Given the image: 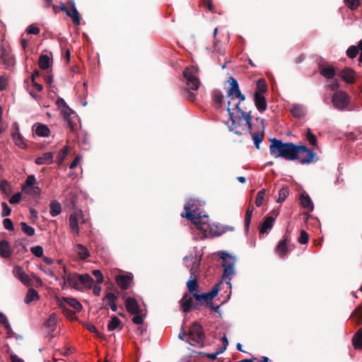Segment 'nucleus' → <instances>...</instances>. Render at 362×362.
Masks as SVG:
<instances>
[{
	"mask_svg": "<svg viewBox=\"0 0 362 362\" xmlns=\"http://www.w3.org/2000/svg\"><path fill=\"white\" fill-rule=\"evenodd\" d=\"M56 105H57L58 108H59L60 110L62 108H64L65 107H66L68 105L66 104V103L65 102V100L63 99V98H58L56 101Z\"/></svg>",
	"mask_w": 362,
	"mask_h": 362,
	"instance_id": "obj_64",
	"label": "nucleus"
},
{
	"mask_svg": "<svg viewBox=\"0 0 362 362\" xmlns=\"http://www.w3.org/2000/svg\"><path fill=\"white\" fill-rule=\"evenodd\" d=\"M286 238H284L282 240H281L276 248V253L281 257H284L286 254L288 253V247L286 245Z\"/></svg>",
	"mask_w": 362,
	"mask_h": 362,
	"instance_id": "obj_29",
	"label": "nucleus"
},
{
	"mask_svg": "<svg viewBox=\"0 0 362 362\" xmlns=\"http://www.w3.org/2000/svg\"><path fill=\"white\" fill-rule=\"evenodd\" d=\"M344 2L351 10L356 9L360 5V0H344Z\"/></svg>",
	"mask_w": 362,
	"mask_h": 362,
	"instance_id": "obj_52",
	"label": "nucleus"
},
{
	"mask_svg": "<svg viewBox=\"0 0 362 362\" xmlns=\"http://www.w3.org/2000/svg\"><path fill=\"white\" fill-rule=\"evenodd\" d=\"M270 153L275 158H284L288 160H297L299 156V146L293 143H283L276 139H270Z\"/></svg>",
	"mask_w": 362,
	"mask_h": 362,
	"instance_id": "obj_3",
	"label": "nucleus"
},
{
	"mask_svg": "<svg viewBox=\"0 0 362 362\" xmlns=\"http://www.w3.org/2000/svg\"><path fill=\"white\" fill-rule=\"evenodd\" d=\"M221 283L216 284L214 287L211 289V291L207 293H203L202 294H198L197 293H194V297L197 300L199 301L201 300H204L206 303H209L212 300V299L218 294V291L220 289Z\"/></svg>",
	"mask_w": 362,
	"mask_h": 362,
	"instance_id": "obj_11",
	"label": "nucleus"
},
{
	"mask_svg": "<svg viewBox=\"0 0 362 362\" xmlns=\"http://www.w3.org/2000/svg\"><path fill=\"white\" fill-rule=\"evenodd\" d=\"M21 226L23 232L27 235L33 236L35 235V229L33 227L28 226L25 222H22Z\"/></svg>",
	"mask_w": 362,
	"mask_h": 362,
	"instance_id": "obj_46",
	"label": "nucleus"
},
{
	"mask_svg": "<svg viewBox=\"0 0 362 362\" xmlns=\"http://www.w3.org/2000/svg\"><path fill=\"white\" fill-rule=\"evenodd\" d=\"M254 100L255 106L259 112H262L266 110L267 103L264 95H262L261 93H255L254 95Z\"/></svg>",
	"mask_w": 362,
	"mask_h": 362,
	"instance_id": "obj_15",
	"label": "nucleus"
},
{
	"mask_svg": "<svg viewBox=\"0 0 362 362\" xmlns=\"http://www.w3.org/2000/svg\"><path fill=\"white\" fill-rule=\"evenodd\" d=\"M62 300L66 302L76 311H81L82 310V305L76 298L64 297L62 298Z\"/></svg>",
	"mask_w": 362,
	"mask_h": 362,
	"instance_id": "obj_32",
	"label": "nucleus"
},
{
	"mask_svg": "<svg viewBox=\"0 0 362 362\" xmlns=\"http://www.w3.org/2000/svg\"><path fill=\"white\" fill-rule=\"evenodd\" d=\"M22 199V195L20 192H18L15 194H13L10 199H9V203L11 204H18Z\"/></svg>",
	"mask_w": 362,
	"mask_h": 362,
	"instance_id": "obj_59",
	"label": "nucleus"
},
{
	"mask_svg": "<svg viewBox=\"0 0 362 362\" xmlns=\"http://www.w3.org/2000/svg\"><path fill=\"white\" fill-rule=\"evenodd\" d=\"M35 133L39 136H49L50 131L46 125L39 124L36 127Z\"/></svg>",
	"mask_w": 362,
	"mask_h": 362,
	"instance_id": "obj_38",
	"label": "nucleus"
},
{
	"mask_svg": "<svg viewBox=\"0 0 362 362\" xmlns=\"http://www.w3.org/2000/svg\"><path fill=\"white\" fill-rule=\"evenodd\" d=\"M184 78L186 80L187 87L192 90H197L201 86V82L199 79V70L196 66H191L186 68L183 72Z\"/></svg>",
	"mask_w": 362,
	"mask_h": 362,
	"instance_id": "obj_6",
	"label": "nucleus"
},
{
	"mask_svg": "<svg viewBox=\"0 0 362 362\" xmlns=\"http://www.w3.org/2000/svg\"><path fill=\"white\" fill-rule=\"evenodd\" d=\"M341 76L347 83H354L355 82V71L349 67H346L342 70Z\"/></svg>",
	"mask_w": 362,
	"mask_h": 362,
	"instance_id": "obj_19",
	"label": "nucleus"
},
{
	"mask_svg": "<svg viewBox=\"0 0 362 362\" xmlns=\"http://www.w3.org/2000/svg\"><path fill=\"white\" fill-rule=\"evenodd\" d=\"M4 228L8 230H13L14 229L13 222L11 218H6L3 220Z\"/></svg>",
	"mask_w": 362,
	"mask_h": 362,
	"instance_id": "obj_58",
	"label": "nucleus"
},
{
	"mask_svg": "<svg viewBox=\"0 0 362 362\" xmlns=\"http://www.w3.org/2000/svg\"><path fill=\"white\" fill-rule=\"evenodd\" d=\"M80 284L88 288H92L93 284V278L88 274L80 275Z\"/></svg>",
	"mask_w": 362,
	"mask_h": 362,
	"instance_id": "obj_33",
	"label": "nucleus"
},
{
	"mask_svg": "<svg viewBox=\"0 0 362 362\" xmlns=\"http://www.w3.org/2000/svg\"><path fill=\"white\" fill-rule=\"evenodd\" d=\"M320 73L325 78L332 79L335 76L336 71L334 67L332 66H320Z\"/></svg>",
	"mask_w": 362,
	"mask_h": 362,
	"instance_id": "obj_20",
	"label": "nucleus"
},
{
	"mask_svg": "<svg viewBox=\"0 0 362 362\" xmlns=\"http://www.w3.org/2000/svg\"><path fill=\"white\" fill-rule=\"evenodd\" d=\"M306 137L310 144L312 146H316L317 143V140L316 136L311 132L310 129H308L307 132Z\"/></svg>",
	"mask_w": 362,
	"mask_h": 362,
	"instance_id": "obj_55",
	"label": "nucleus"
},
{
	"mask_svg": "<svg viewBox=\"0 0 362 362\" xmlns=\"http://www.w3.org/2000/svg\"><path fill=\"white\" fill-rule=\"evenodd\" d=\"M0 190L6 196L8 197L13 192L11 184L6 180H2L0 182Z\"/></svg>",
	"mask_w": 362,
	"mask_h": 362,
	"instance_id": "obj_35",
	"label": "nucleus"
},
{
	"mask_svg": "<svg viewBox=\"0 0 362 362\" xmlns=\"http://www.w3.org/2000/svg\"><path fill=\"white\" fill-rule=\"evenodd\" d=\"M74 251L81 259H85L90 255L88 250L82 244H76L74 246Z\"/></svg>",
	"mask_w": 362,
	"mask_h": 362,
	"instance_id": "obj_27",
	"label": "nucleus"
},
{
	"mask_svg": "<svg viewBox=\"0 0 362 362\" xmlns=\"http://www.w3.org/2000/svg\"><path fill=\"white\" fill-rule=\"evenodd\" d=\"M39 66L42 69L46 70L48 69L50 66V59L49 57L45 54L41 55L39 59Z\"/></svg>",
	"mask_w": 362,
	"mask_h": 362,
	"instance_id": "obj_41",
	"label": "nucleus"
},
{
	"mask_svg": "<svg viewBox=\"0 0 362 362\" xmlns=\"http://www.w3.org/2000/svg\"><path fill=\"white\" fill-rule=\"evenodd\" d=\"M69 153V147L64 146L58 153L57 162L58 165H62Z\"/></svg>",
	"mask_w": 362,
	"mask_h": 362,
	"instance_id": "obj_45",
	"label": "nucleus"
},
{
	"mask_svg": "<svg viewBox=\"0 0 362 362\" xmlns=\"http://www.w3.org/2000/svg\"><path fill=\"white\" fill-rule=\"evenodd\" d=\"M12 273L13 276L18 279L23 284L27 286L32 285V279L25 274L21 266H15Z\"/></svg>",
	"mask_w": 362,
	"mask_h": 362,
	"instance_id": "obj_10",
	"label": "nucleus"
},
{
	"mask_svg": "<svg viewBox=\"0 0 362 362\" xmlns=\"http://www.w3.org/2000/svg\"><path fill=\"white\" fill-rule=\"evenodd\" d=\"M358 52H359L358 47L352 45V46H350L347 49L346 54L349 58L354 59L357 56V54H358Z\"/></svg>",
	"mask_w": 362,
	"mask_h": 362,
	"instance_id": "obj_49",
	"label": "nucleus"
},
{
	"mask_svg": "<svg viewBox=\"0 0 362 362\" xmlns=\"http://www.w3.org/2000/svg\"><path fill=\"white\" fill-rule=\"evenodd\" d=\"M86 327L88 331L95 334L97 336H100V332H98V329L95 327V325L92 324H86Z\"/></svg>",
	"mask_w": 362,
	"mask_h": 362,
	"instance_id": "obj_63",
	"label": "nucleus"
},
{
	"mask_svg": "<svg viewBox=\"0 0 362 362\" xmlns=\"http://www.w3.org/2000/svg\"><path fill=\"white\" fill-rule=\"evenodd\" d=\"M253 210H254L253 206H250L246 211V214L245 216V227L247 230L248 229L250 222H251Z\"/></svg>",
	"mask_w": 362,
	"mask_h": 362,
	"instance_id": "obj_47",
	"label": "nucleus"
},
{
	"mask_svg": "<svg viewBox=\"0 0 362 362\" xmlns=\"http://www.w3.org/2000/svg\"><path fill=\"white\" fill-rule=\"evenodd\" d=\"M220 257L223 259L222 266L223 267L222 278L228 286L232 288L231 280L235 274L236 258L226 251L220 252Z\"/></svg>",
	"mask_w": 362,
	"mask_h": 362,
	"instance_id": "obj_4",
	"label": "nucleus"
},
{
	"mask_svg": "<svg viewBox=\"0 0 362 362\" xmlns=\"http://www.w3.org/2000/svg\"><path fill=\"white\" fill-rule=\"evenodd\" d=\"M135 316L132 318V321L136 325H141L144 322V316L141 313V310L138 313H133Z\"/></svg>",
	"mask_w": 362,
	"mask_h": 362,
	"instance_id": "obj_57",
	"label": "nucleus"
},
{
	"mask_svg": "<svg viewBox=\"0 0 362 362\" xmlns=\"http://www.w3.org/2000/svg\"><path fill=\"white\" fill-rule=\"evenodd\" d=\"M258 90L255 93H261L263 95L267 91V85L263 79H259L257 82Z\"/></svg>",
	"mask_w": 362,
	"mask_h": 362,
	"instance_id": "obj_51",
	"label": "nucleus"
},
{
	"mask_svg": "<svg viewBox=\"0 0 362 362\" xmlns=\"http://www.w3.org/2000/svg\"><path fill=\"white\" fill-rule=\"evenodd\" d=\"M275 223V218L272 216H267L259 227V231L260 234H268L273 228Z\"/></svg>",
	"mask_w": 362,
	"mask_h": 362,
	"instance_id": "obj_16",
	"label": "nucleus"
},
{
	"mask_svg": "<svg viewBox=\"0 0 362 362\" xmlns=\"http://www.w3.org/2000/svg\"><path fill=\"white\" fill-rule=\"evenodd\" d=\"M230 88L227 91L228 113L231 125L229 130L237 135H242L244 132L252 131L251 112H245L240 107L241 102L245 100V95L241 93L237 80L230 76L228 79Z\"/></svg>",
	"mask_w": 362,
	"mask_h": 362,
	"instance_id": "obj_1",
	"label": "nucleus"
},
{
	"mask_svg": "<svg viewBox=\"0 0 362 362\" xmlns=\"http://www.w3.org/2000/svg\"><path fill=\"white\" fill-rule=\"evenodd\" d=\"M2 206V211H1V216L3 217H6L9 216L11 213V207L7 204L6 202L1 203Z\"/></svg>",
	"mask_w": 362,
	"mask_h": 362,
	"instance_id": "obj_56",
	"label": "nucleus"
},
{
	"mask_svg": "<svg viewBox=\"0 0 362 362\" xmlns=\"http://www.w3.org/2000/svg\"><path fill=\"white\" fill-rule=\"evenodd\" d=\"M57 323V317L55 313H52L49 318L45 322L44 327L48 332H52L55 330Z\"/></svg>",
	"mask_w": 362,
	"mask_h": 362,
	"instance_id": "obj_21",
	"label": "nucleus"
},
{
	"mask_svg": "<svg viewBox=\"0 0 362 362\" xmlns=\"http://www.w3.org/2000/svg\"><path fill=\"white\" fill-rule=\"evenodd\" d=\"M200 261L197 258L192 259V266L189 268L191 277H197V273L199 269Z\"/></svg>",
	"mask_w": 362,
	"mask_h": 362,
	"instance_id": "obj_43",
	"label": "nucleus"
},
{
	"mask_svg": "<svg viewBox=\"0 0 362 362\" xmlns=\"http://www.w3.org/2000/svg\"><path fill=\"white\" fill-rule=\"evenodd\" d=\"M35 177L33 175H28L26 178L25 183L22 186V190L29 194H39L40 188L35 186Z\"/></svg>",
	"mask_w": 362,
	"mask_h": 362,
	"instance_id": "obj_9",
	"label": "nucleus"
},
{
	"mask_svg": "<svg viewBox=\"0 0 362 362\" xmlns=\"http://www.w3.org/2000/svg\"><path fill=\"white\" fill-rule=\"evenodd\" d=\"M49 207H50L49 213L52 217H55V216H58L62 212V205L57 200L52 201L50 202Z\"/></svg>",
	"mask_w": 362,
	"mask_h": 362,
	"instance_id": "obj_30",
	"label": "nucleus"
},
{
	"mask_svg": "<svg viewBox=\"0 0 362 362\" xmlns=\"http://www.w3.org/2000/svg\"><path fill=\"white\" fill-rule=\"evenodd\" d=\"M14 132L12 133V139L15 144L20 148L24 149L26 148V144L23 141V138L19 132V127L17 123L13 124Z\"/></svg>",
	"mask_w": 362,
	"mask_h": 362,
	"instance_id": "obj_13",
	"label": "nucleus"
},
{
	"mask_svg": "<svg viewBox=\"0 0 362 362\" xmlns=\"http://www.w3.org/2000/svg\"><path fill=\"white\" fill-rule=\"evenodd\" d=\"M117 297L115 294H114L113 293L109 292L105 295V298H103V300L107 301L109 305H110V304H113V303H115L117 301Z\"/></svg>",
	"mask_w": 362,
	"mask_h": 362,
	"instance_id": "obj_54",
	"label": "nucleus"
},
{
	"mask_svg": "<svg viewBox=\"0 0 362 362\" xmlns=\"http://www.w3.org/2000/svg\"><path fill=\"white\" fill-rule=\"evenodd\" d=\"M53 153L52 152H46L42 156L37 157L35 159L37 165H49L53 163Z\"/></svg>",
	"mask_w": 362,
	"mask_h": 362,
	"instance_id": "obj_22",
	"label": "nucleus"
},
{
	"mask_svg": "<svg viewBox=\"0 0 362 362\" xmlns=\"http://www.w3.org/2000/svg\"><path fill=\"white\" fill-rule=\"evenodd\" d=\"M204 340L205 334L202 327L198 322H194L189 328L186 341L192 346H202Z\"/></svg>",
	"mask_w": 362,
	"mask_h": 362,
	"instance_id": "obj_5",
	"label": "nucleus"
},
{
	"mask_svg": "<svg viewBox=\"0 0 362 362\" xmlns=\"http://www.w3.org/2000/svg\"><path fill=\"white\" fill-rule=\"evenodd\" d=\"M198 206H201L199 200L190 199L185 205V212L181 216L193 222L196 228L203 233V235L207 237L211 233L219 236L227 230H233V227L226 226L219 228L218 226H211L209 223V216L200 211Z\"/></svg>",
	"mask_w": 362,
	"mask_h": 362,
	"instance_id": "obj_2",
	"label": "nucleus"
},
{
	"mask_svg": "<svg viewBox=\"0 0 362 362\" xmlns=\"http://www.w3.org/2000/svg\"><path fill=\"white\" fill-rule=\"evenodd\" d=\"M289 190L288 187H283L279 192V195L276 202L279 203L284 202L287 198Z\"/></svg>",
	"mask_w": 362,
	"mask_h": 362,
	"instance_id": "obj_44",
	"label": "nucleus"
},
{
	"mask_svg": "<svg viewBox=\"0 0 362 362\" xmlns=\"http://www.w3.org/2000/svg\"><path fill=\"white\" fill-rule=\"evenodd\" d=\"M300 201L303 207L308 209L310 211L313 210V204L308 194H302L300 196Z\"/></svg>",
	"mask_w": 362,
	"mask_h": 362,
	"instance_id": "obj_34",
	"label": "nucleus"
},
{
	"mask_svg": "<svg viewBox=\"0 0 362 362\" xmlns=\"http://www.w3.org/2000/svg\"><path fill=\"white\" fill-rule=\"evenodd\" d=\"M68 284L76 289H80V275L77 274H70L67 276Z\"/></svg>",
	"mask_w": 362,
	"mask_h": 362,
	"instance_id": "obj_26",
	"label": "nucleus"
},
{
	"mask_svg": "<svg viewBox=\"0 0 362 362\" xmlns=\"http://www.w3.org/2000/svg\"><path fill=\"white\" fill-rule=\"evenodd\" d=\"M11 255L10 245L6 240L0 242V256L4 258H8Z\"/></svg>",
	"mask_w": 362,
	"mask_h": 362,
	"instance_id": "obj_25",
	"label": "nucleus"
},
{
	"mask_svg": "<svg viewBox=\"0 0 362 362\" xmlns=\"http://www.w3.org/2000/svg\"><path fill=\"white\" fill-rule=\"evenodd\" d=\"M69 226L73 232L76 233H79V227L78 224L77 217L74 214H71L69 216Z\"/></svg>",
	"mask_w": 362,
	"mask_h": 362,
	"instance_id": "obj_42",
	"label": "nucleus"
},
{
	"mask_svg": "<svg viewBox=\"0 0 362 362\" xmlns=\"http://www.w3.org/2000/svg\"><path fill=\"white\" fill-rule=\"evenodd\" d=\"M257 121H259L262 124V129L260 132L255 133L252 134V139L256 148L259 149V145L262 143L264 137V132L265 129L264 119L257 118Z\"/></svg>",
	"mask_w": 362,
	"mask_h": 362,
	"instance_id": "obj_14",
	"label": "nucleus"
},
{
	"mask_svg": "<svg viewBox=\"0 0 362 362\" xmlns=\"http://www.w3.org/2000/svg\"><path fill=\"white\" fill-rule=\"evenodd\" d=\"M30 251L34 255H35L37 257H43V248L40 245L32 247L30 248Z\"/></svg>",
	"mask_w": 362,
	"mask_h": 362,
	"instance_id": "obj_53",
	"label": "nucleus"
},
{
	"mask_svg": "<svg viewBox=\"0 0 362 362\" xmlns=\"http://www.w3.org/2000/svg\"><path fill=\"white\" fill-rule=\"evenodd\" d=\"M291 113L295 117L300 118L305 115L306 108L303 105L295 104L291 109Z\"/></svg>",
	"mask_w": 362,
	"mask_h": 362,
	"instance_id": "obj_28",
	"label": "nucleus"
},
{
	"mask_svg": "<svg viewBox=\"0 0 362 362\" xmlns=\"http://www.w3.org/2000/svg\"><path fill=\"white\" fill-rule=\"evenodd\" d=\"M180 304L182 311L185 313H188L191 310L193 305L192 297L189 295L184 296L180 300Z\"/></svg>",
	"mask_w": 362,
	"mask_h": 362,
	"instance_id": "obj_24",
	"label": "nucleus"
},
{
	"mask_svg": "<svg viewBox=\"0 0 362 362\" xmlns=\"http://www.w3.org/2000/svg\"><path fill=\"white\" fill-rule=\"evenodd\" d=\"M40 298V296L35 289L30 288L28 289V293L25 298V303L29 304L34 300H37Z\"/></svg>",
	"mask_w": 362,
	"mask_h": 362,
	"instance_id": "obj_31",
	"label": "nucleus"
},
{
	"mask_svg": "<svg viewBox=\"0 0 362 362\" xmlns=\"http://www.w3.org/2000/svg\"><path fill=\"white\" fill-rule=\"evenodd\" d=\"M67 16L72 18L73 22L76 25L80 24L79 13L77 11V9H76V5L74 3H73V4H72V10L69 11V13H67Z\"/></svg>",
	"mask_w": 362,
	"mask_h": 362,
	"instance_id": "obj_39",
	"label": "nucleus"
},
{
	"mask_svg": "<svg viewBox=\"0 0 362 362\" xmlns=\"http://www.w3.org/2000/svg\"><path fill=\"white\" fill-rule=\"evenodd\" d=\"M125 306L127 310L131 313H138L141 310L139 309L138 303L134 298L127 297L125 300Z\"/></svg>",
	"mask_w": 362,
	"mask_h": 362,
	"instance_id": "obj_17",
	"label": "nucleus"
},
{
	"mask_svg": "<svg viewBox=\"0 0 362 362\" xmlns=\"http://www.w3.org/2000/svg\"><path fill=\"white\" fill-rule=\"evenodd\" d=\"M121 321L117 317H113L107 325V329L109 331H113L117 328L122 329Z\"/></svg>",
	"mask_w": 362,
	"mask_h": 362,
	"instance_id": "obj_40",
	"label": "nucleus"
},
{
	"mask_svg": "<svg viewBox=\"0 0 362 362\" xmlns=\"http://www.w3.org/2000/svg\"><path fill=\"white\" fill-rule=\"evenodd\" d=\"M187 285L188 287V290L190 293H194L198 286L197 277L192 278L190 276V279L187 281Z\"/></svg>",
	"mask_w": 362,
	"mask_h": 362,
	"instance_id": "obj_48",
	"label": "nucleus"
},
{
	"mask_svg": "<svg viewBox=\"0 0 362 362\" xmlns=\"http://www.w3.org/2000/svg\"><path fill=\"white\" fill-rule=\"evenodd\" d=\"M61 113L64 119L67 122L69 127L71 131L74 130V124L71 119V115L74 113L71 109L67 105L64 108H62Z\"/></svg>",
	"mask_w": 362,
	"mask_h": 362,
	"instance_id": "obj_23",
	"label": "nucleus"
},
{
	"mask_svg": "<svg viewBox=\"0 0 362 362\" xmlns=\"http://www.w3.org/2000/svg\"><path fill=\"white\" fill-rule=\"evenodd\" d=\"M353 345L356 349H362V329L358 330L354 335Z\"/></svg>",
	"mask_w": 362,
	"mask_h": 362,
	"instance_id": "obj_37",
	"label": "nucleus"
},
{
	"mask_svg": "<svg viewBox=\"0 0 362 362\" xmlns=\"http://www.w3.org/2000/svg\"><path fill=\"white\" fill-rule=\"evenodd\" d=\"M26 31L28 34L37 35L40 33V29L37 26L30 25L27 28Z\"/></svg>",
	"mask_w": 362,
	"mask_h": 362,
	"instance_id": "obj_62",
	"label": "nucleus"
},
{
	"mask_svg": "<svg viewBox=\"0 0 362 362\" xmlns=\"http://www.w3.org/2000/svg\"><path fill=\"white\" fill-rule=\"evenodd\" d=\"M93 274L97 278L96 283L100 284L103 281V276L102 272L98 269H95L93 271Z\"/></svg>",
	"mask_w": 362,
	"mask_h": 362,
	"instance_id": "obj_61",
	"label": "nucleus"
},
{
	"mask_svg": "<svg viewBox=\"0 0 362 362\" xmlns=\"http://www.w3.org/2000/svg\"><path fill=\"white\" fill-rule=\"evenodd\" d=\"M316 154L303 146H299V156L297 160L302 164H308L313 161Z\"/></svg>",
	"mask_w": 362,
	"mask_h": 362,
	"instance_id": "obj_8",
	"label": "nucleus"
},
{
	"mask_svg": "<svg viewBox=\"0 0 362 362\" xmlns=\"http://www.w3.org/2000/svg\"><path fill=\"white\" fill-rule=\"evenodd\" d=\"M332 100L334 106L339 110H344L350 103L349 95L342 90L334 93Z\"/></svg>",
	"mask_w": 362,
	"mask_h": 362,
	"instance_id": "obj_7",
	"label": "nucleus"
},
{
	"mask_svg": "<svg viewBox=\"0 0 362 362\" xmlns=\"http://www.w3.org/2000/svg\"><path fill=\"white\" fill-rule=\"evenodd\" d=\"M308 234L304 230H302L298 238V242L300 244H306L308 241Z\"/></svg>",
	"mask_w": 362,
	"mask_h": 362,
	"instance_id": "obj_60",
	"label": "nucleus"
},
{
	"mask_svg": "<svg viewBox=\"0 0 362 362\" xmlns=\"http://www.w3.org/2000/svg\"><path fill=\"white\" fill-rule=\"evenodd\" d=\"M132 276L131 274L127 275H119L115 277V281L117 285L122 289H127L130 286L132 282Z\"/></svg>",
	"mask_w": 362,
	"mask_h": 362,
	"instance_id": "obj_18",
	"label": "nucleus"
},
{
	"mask_svg": "<svg viewBox=\"0 0 362 362\" xmlns=\"http://www.w3.org/2000/svg\"><path fill=\"white\" fill-rule=\"evenodd\" d=\"M1 57L3 61V64L6 66V68L13 67L16 64L15 57L9 48L4 47H1Z\"/></svg>",
	"mask_w": 362,
	"mask_h": 362,
	"instance_id": "obj_12",
	"label": "nucleus"
},
{
	"mask_svg": "<svg viewBox=\"0 0 362 362\" xmlns=\"http://www.w3.org/2000/svg\"><path fill=\"white\" fill-rule=\"evenodd\" d=\"M265 193H266V190L264 189H262L257 193L256 200H255V204L257 206L259 207L262 205Z\"/></svg>",
	"mask_w": 362,
	"mask_h": 362,
	"instance_id": "obj_50",
	"label": "nucleus"
},
{
	"mask_svg": "<svg viewBox=\"0 0 362 362\" xmlns=\"http://www.w3.org/2000/svg\"><path fill=\"white\" fill-rule=\"evenodd\" d=\"M213 101L216 107H221L223 104V95L219 90H214L212 94Z\"/></svg>",
	"mask_w": 362,
	"mask_h": 362,
	"instance_id": "obj_36",
	"label": "nucleus"
}]
</instances>
